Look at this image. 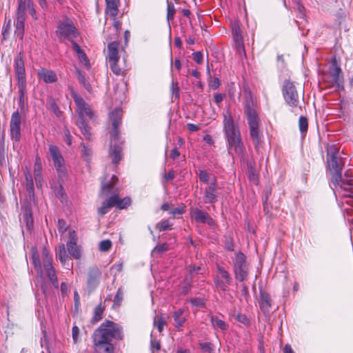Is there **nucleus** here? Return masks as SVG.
<instances>
[{
  "mask_svg": "<svg viewBox=\"0 0 353 353\" xmlns=\"http://www.w3.org/2000/svg\"><path fill=\"white\" fill-rule=\"evenodd\" d=\"M32 262L34 265V268L37 271V275L40 278L43 276V270L46 272V276L51 281L52 284L55 288H59V281L57 276L56 271L52 266V257L50 254L48 249L44 247L42 250L41 256L42 263L40 261L39 254L35 248H32Z\"/></svg>",
  "mask_w": 353,
  "mask_h": 353,
  "instance_id": "39448f33",
  "label": "nucleus"
},
{
  "mask_svg": "<svg viewBox=\"0 0 353 353\" xmlns=\"http://www.w3.org/2000/svg\"><path fill=\"white\" fill-rule=\"evenodd\" d=\"M122 110L119 108H115L110 113V119L112 125V130L110 132V148L109 155L112 159V163L117 164L121 160L122 148L119 143L118 128L121 123Z\"/></svg>",
  "mask_w": 353,
  "mask_h": 353,
  "instance_id": "0eeeda50",
  "label": "nucleus"
},
{
  "mask_svg": "<svg viewBox=\"0 0 353 353\" xmlns=\"http://www.w3.org/2000/svg\"><path fill=\"white\" fill-rule=\"evenodd\" d=\"M119 0H105V13L111 17H116L119 12Z\"/></svg>",
  "mask_w": 353,
  "mask_h": 353,
  "instance_id": "393cba45",
  "label": "nucleus"
},
{
  "mask_svg": "<svg viewBox=\"0 0 353 353\" xmlns=\"http://www.w3.org/2000/svg\"><path fill=\"white\" fill-rule=\"evenodd\" d=\"M244 112L247 117L250 135L256 148L262 142L263 134L260 130L261 120L256 110V101L249 90L245 91Z\"/></svg>",
  "mask_w": 353,
  "mask_h": 353,
  "instance_id": "7ed1b4c3",
  "label": "nucleus"
},
{
  "mask_svg": "<svg viewBox=\"0 0 353 353\" xmlns=\"http://www.w3.org/2000/svg\"><path fill=\"white\" fill-rule=\"evenodd\" d=\"M37 74L46 83H53L58 79L56 73L51 70L41 68L38 70Z\"/></svg>",
  "mask_w": 353,
  "mask_h": 353,
  "instance_id": "412c9836",
  "label": "nucleus"
},
{
  "mask_svg": "<svg viewBox=\"0 0 353 353\" xmlns=\"http://www.w3.org/2000/svg\"><path fill=\"white\" fill-rule=\"evenodd\" d=\"M150 347L152 352L154 350L159 351L161 348L160 342L152 338V336H151V341H150Z\"/></svg>",
  "mask_w": 353,
  "mask_h": 353,
  "instance_id": "6e6d98bb",
  "label": "nucleus"
},
{
  "mask_svg": "<svg viewBox=\"0 0 353 353\" xmlns=\"http://www.w3.org/2000/svg\"><path fill=\"white\" fill-rule=\"evenodd\" d=\"M56 34L60 41L68 39L71 42L79 35L77 29L70 19L59 22Z\"/></svg>",
  "mask_w": 353,
  "mask_h": 353,
  "instance_id": "1a4fd4ad",
  "label": "nucleus"
},
{
  "mask_svg": "<svg viewBox=\"0 0 353 353\" xmlns=\"http://www.w3.org/2000/svg\"><path fill=\"white\" fill-rule=\"evenodd\" d=\"M94 353H114V345L112 342L92 339Z\"/></svg>",
  "mask_w": 353,
  "mask_h": 353,
  "instance_id": "a211bd4d",
  "label": "nucleus"
},
{
  "mask_svg": "<svg viewBox=\"0 0 353 353\" xmlns=\"http://www.w3.org/2000/svg\"><path fill=\"white\" fill-rule=\"evenodd\" d=\"M118 61L110 63V69L116 75H120L122 73L121 69L117 65Z\"/></svg>",
  "mask_w": 353,
  "mask_h": 353,
  "instance_id": "4d7b16f0",
  "label": "nucleus"
},
{
  "mask_svg": "<svg viewBox=\"0 0 353 353\" xmlns=\"http://www.w3.org/2000/svg\"><path fill=\"white\" fill-rule=\"evenodd\" d=\"M192 55H193V59L196 63L201 64L203 62V54L201 52H199V51L194 52L192 54Z\"/></svg>",
  "mask_w": 353,
  "mask_h": 353,
  "instance_id": "bf43d9fd",
  "label": "nucleus"
},
{
  "mask_svg": "<svg viewBox=\"0 0 353 353\" xmlns=\"http://www.w3.org/2000/svg\"><path fill=\"white\" fill-rule=\"evenodd\" d=\"M71 97L77 105V112L79 117L76 124L85 139L90 140L92 137L91 129L86 123L85 120L94 119V112L91 106L85 103L83 99L79 96L72 89H71Z\"/></svg>",
  "mask_w": 353,
  "mask_h": 353,
  "instance_id": "423d86ee",
  "label": "nucleus"
},
{
  "mask_svg": "<svg viewBox=\"0 0 353 353\" xmlns=\"http://www.w3.org/2000/svg\"><path fill=\"white\" fill-rule=\"evenodd\" d=\"M172 223L168 219L164 220L157 225V228L159 231H165L167 230H172Z\"/></svg>",
  "mask_w": 353,
  "mask_h": 353,
  "instance_id": "c03bdc74",
  "label": "nucleus"
},
{
  "mask_svg": "<svg viewBox=\"0 0 353 353\" xmlns=\"http://www.w3.org/2000/svg\"><path fill=\"white\" fill-rule=\"evenodd\" d=\"M327 168L331 176L332 190L338 205L347 214L353 212V183L352 176L347 171L343 178L342 171L345 163L339 149L334 144L327 146Z\"/></svg>",
  "mask_w": 353,
  "mask_h": 353,
  "instance_id": "f257e3e1",
  "label": "nucleus"
},
{
  "mask_svg": "<svg viewBox=\"0 0 353 353\" xmlns=\"http://www.w3.org/2000/svg\"><path fill=\"white\" fill-rule=\"evenodd\" d=\"M236 319L245 325H248L250 324L249 319L243 314L239 313L236 316Z\"/></svg>",
  "mask_w": 353,
  "mask_h": 353,
  "instance_id": "603ef678",
  "label": "nucleus"
},
{
  "mask_svg": "<svg viewBox=\"0 0 353 353\" xmlns=\"http://www.w3.org/2000/svg\"><path fill=\"white\" fill-rule=\"evenodd\" d=\"M119 43L116 41L111 42L108 46V58L110 63L118 61Z\"/></svg>",
  "mask_w": 353,
  "mask_h": 353,
  "instance_id": "b1692460",
  "label": "nucleus"
},
{
  "mask_svg": "<svg viewBox=\"0 0 353 353\" xmlns=\"http://www.w3.org/2000/svg\"><path fill=\"white\" fill-rule=\"evenodd\" d=\"M72 49L74 50V51L76 52L81 62L85 66H88L89 65V60H88L85 53L83 52V50H81L80 46L74 41L72 42Z\"/></svg>",
  "mask_w": 353,
  "mask_h": 353,
  "instance_id": "c756f323",
  "label": "nucleus"
},
{
  "mask_svg": "<svg viewBox=\"0 0 353 353\" xmlns=\"http://www.w3.org/2000/svg\"><path fill=\"white\" fill-rule=\"evenodd\" d=\"M101 274V270L98 267H91L88 270V285L90 288L95 287L98 284Z\"/></svg>",
  "mask_w": 353,
  "mask_h": 353,
  "instance_id": "5701e85b",
  "label": "nucleus"
},
{
  "mask_svg": "<svg viewBox=\"0 0 353 353\" xmlns=\"http://www.w3.org/2000/svg\"><path fill=\"white\" fill-rule=\"evenodd\" d=\"M49 152L52 159L59 179L63 182L67 178V170L64 159L59 149L54 145H49Z\"/></svg>",
  "mask_w": 353,
  "mask_h": 353,
  "instance_id": "9b49d317",
  "label": "nucleus"
},
{
  "mask_svg": "<svg viewBox=\"0 0 353 353\" xmlns=\"http://www.w3.org/2000/svg\"><path fill=\"white\" fill-rule=\"evenodd\" d=\"M175 14L174 6L171 3H168L167 7V19L168 21L172 20Z\"/></svg>",
  "mask_w": 353,
  "mask_h": 353,
  "instance_id": "09e8293b",
  "label": "nucleus"
},
{
  "mask_svg": "<svg viewBox=\"0 0 353 353\" xmlns=\"http://www.w3.org/2000/svg\"><path fill=\"white\" fill-rule=\"evenodd\" d=\"M191 214L197 223H208L210 225H214V220L203 210L195 208L192 210Z\"/></svg>",
  "mask_w": 353,
  "mask_h": 353,
  "instance_id": "aec40b11",
  "label": "nucleus"
},
{
  "mask_svg": "<svg viewBox=\"0 0 353 353\" xmlns=\"http://www.w3.org/2000/svg\"><path fill=\"white\" fill-rule=\"evenodd\" d=\"M22 54V52H20L14 59V72L17 81V86L27 85L25 63Z\"/></svg>",
  "mask_w": 353,
  "mask_h": 353,
  "instance_id": "4468645a",
  "label": "nucleus"
},
{
  "mask_svg": "<svg viewBox=\"0 0 353 353\" xmlns=\"http://www.w3.org/2000/svg\"><path fill=\"white\" fill-rule=\"evenodd\" d=\"M218 184L215 178L204 189L203 201L205 203H214L218 201Z\"/></svg>",
  "mask_w": 353,
  "mask_h": 353,
  "instance_id": "2eb2a0df",
  "label": "nucleus"
},
{
  "mask_svg": "<svg viewBox=\"0 0 353 353\" xmlns=\"http://www.w3.org/2000/svg\"><path fill=\"white\" fill-rule=\"evenodd\" d=\"M117 181V178L116 176L113 175L111 177V181L107 183H102L101 195L107 196L112 192L114 185L116 184Z\"/></svg>",
  "mask_w": 353,
  "mask_h": 353,
  "instance_id": "cd10ccee",
  "label": "nucleus"
},
{
  "mask_svg": "<svg viewBox=\"0 0 353 353\" xmlns=\"http://www.w3.org/2000/svg\"><path fill=\"white\" fill-rule=\"evenodd\" d=\"M28 10L29 11L30 14H31L33 19H37L36 10L34 8V3L32 0L28 1Z\"/></svg>",
  "mask_w": 353,
  "mask_h": 353,
  "instance_id": "864d4df0",
  "label": "nucleus"
},
{
  "mask_svg": "<svg viewBox=\"0 0 353 353\" xmlns=\"http://www.w3.org/2000/svg\"><path fill=\"white\" fill-rule=\"evenodd\" d=\"M56 256L59 259L61 263L63 266H65L67 265V263L70 260L67 254L65 247L63 243L59 245V246L56 249ZM68 265L69 266L68 264Z\"/></svg>",
  "mask_w": 353,
  "mask_h": 353,
  "instance_id": "bb28decb",
  "label": "nucleus"
},
{
  "mask_svg": "<svg viewBox=\"0 0 353 353\" xmlns=\"http://www.w3.org/2000/svg\"><path fill=\"white\" fill-rule=\"evenodd\" d=\"M341 70L336 64L334 63L327 74L323 75V81L328 83V86L337 85L341 83Z\"/></svg>",
  "mask_w": 353,
  "mask_h": 353,
  "instance_id": "f3484780",
  "label": "nucleus"
},
{
  "mask_svg": "<svg viewBox=\"0 0 353 353\" xmlns=\"http://www.w3.org/2000/svg\"><path fill=\"white\" fill-rule=\"evenodd\" d=\"M28 0H18L17 16L26 17V11L28 10Z\"/></svg>",
  "mask_w": 353,
  "mask_h": 353,
  "instance_id": "c9c22d12",
  "label": "nucleus"
},
{
  "mask_svg": "<svg viewBox=\"0 0 353 353\" xmlns=\"http://www.w3.org/2000/svg\"><path fill=\"white\" fill-rule=\"evenodd\" d=\"M18 88V106L19 109L14 111L10 121V135L12 141L19 143L21 138L22 115L26 116L28 110V95L26 86H17Z\"/></svg>",
  "mask_w": 353,
  "mask_h": 353,
  "instance_id": "20e7f679",
  "label": "nucleus"
},
{
  "mask_svg": "<svg viewBox=\"0 0 353 353\" xmlns=\"http://www.w3.org/2000/svg\"><path fill=\"white\" fill-rule=\"evenodd\" d=\"M193 281V279L189 276V275H185L184 278V284L181 287V294H186L188 293L191 288V283Z\"/></svg>",
  "mask_w": 353,
  "mask_h": 353,
  "instance_id": "e433bc0d",
  "label": "nucleus"
},
{
  "mask_svg": "<svg viewBox=\"0 0 353 353\" xmlns=\"http://www.w3.org/2000/svg\"><path fill=\"white\" fill-rule=\"evenodd\" d=\"M199 345L202 351L204 352L210 353L213 350L212 345L210 343H201L199 344Z\"/></svg>",
  "mask_w": 353,
  "mask_h": 353,
  "instance_id": "5fc2aeb1",
  "label": "nucleus"
},
{
  "mask_svg": "<svg viewBox=\"0 0 353 353\" xmlns=\"http://www.w3.org/2000/svg\"><path fill=\"white\" fill-rule=\"evenodd\" d=\"M78 79L79 82L83 84L85 90H87L88 92L91 91L90 84L87 81L85 76L79 71L78 72Z\"/></svg>",
  "mask_w": 353,
  "mask_h": 353,
  "instance_id": "de8ad7c7",
  "label": "nucleus"
},
{
  "mask_svg": "<svg viewBox=\"0 0 353 353\" xmlns=\"http://www.w3.org/2000/svg\"><path fill=\"white\" fill-rule=\"evenodd\" d=\"M185 212L183 208H176L173 210H172L170 213L172 214L173 216L177 215V214H182Z\"/></svg>",
  "mask_w": 353,
  "mask_h": 353,
  "instance_id": "69168bd1",
  "label": "nucleus"
},
{
  "mask_svg": "<svg viewBox=\"0 0 353 353\" xmlns=\"http://www.w3.org/2000/svg\"><path fill=\"white\" fill-rule=\"evenodd\" d=\"M23 221L26 223L28 230H31L33 228V219L32 212L30 208L26 207L23 212Z\"/></svg>",
  "mask_w": 353,
  "mask_h": 353,
  "instance_id": "7c9ffc66",
  "label": "nucleus"
},
{
  "mask_svg": "<svg viewBox=\"0 0 353 353\" xmlns=\"http://www.w3.org/2000/svg\"><path fill=\"white\" fill-rule=\"evenodd\" d=\"M57 227L59 232L63 233L66 231L68 225L63 219H59Z\"/></svg>",
  "mask_w": 353,
  "mask_h": 353,
  "instance_id": "13d9d810",
  "label": "nucleus"
},
{
  "mask_svg": "<svg viewBox=\"0 0 353 353\" xmlns=\"http://www.w3.org/2000/svg\"><path fill=\"white\" fill-rule=\"evenodd\" d=\"M81 145L83 146L81 151L82 157L85 161L89 162L91 159L92 151L88 148L83 143Z\"/></svg>",
  "mask_w": 353,
  "mask_h": 353,
  "instance_id": "49530a36",
  "label": "nucleus"
},
{
  "mask_svg": "<svg viewBox=\"0 0 353 353\" xmlns=\"http://www.w3.org/2000/svg\"><path fill=\"white\" fill-rule=\"evenodd\" d=\"M154 326H156L157 327L158 330L160 332H162V330H163V327L165 325V321L161 315H160V316L157 315L154 317Z\"/></svg>",
  "mask_w": 353,
  "mask_h": 353,
  "instance_id": "a19ab883",
  "label": "nucleus"
},
{
  "mask_svg": "<svg viewBox=\"0 0 353 353\" xmlns=\"http://www.w3.org/2000/svg\"><path fill=\"white\" fill-rule=\"evenodd\" d=\"M189 273L187 275H189L194 280V274H203L202 270L203 268L201 266H195L194 265H190L188 267Z\"/></svg>",
  "mask_w": 353,
  "mask_h": 353,
  "instance_id": "79ce46f5",
  "label": "nucleus"
},
{
  "mask_svg": "<svg viewBox=\"0 0 353 353\" xmlns=\"http://www.w3.org/2000/svg\"><path fill=\"white\" fill-rule=\"evenodd\" d=\"M66 246L71 256L76 259L81 258V252L80 248L77 245V236L74 230L70 231Z\"/></svg>",
  "mask_w": 353,
  "mask_h": 353,
  "instance_id": "dca6fc26",
  "label": "nucleus"
},
{
  "mask_svg": "<svg viewBox=\"0 0 353 353\" xmlns=\"http://www.w3.org/2000/svg\"><path fill=\"white\" fill-rule=\"evenodd\" d=\"M47 105L52 112L57 116L59 117L61 114V111L59 110V106L56 103L54 99H50L47 101Z\"/></svg>",
  "mask_w": 353,
  "mask_h": 353,
  "instance_id": "58836bf2",
  "label": "nucleus"
},
{
  "mask_svg": "<svg viewBox=\"0 0 353 353\" xmlns=\"http://www.w3.org/2000/svg\"><path fill=\"white\" fill-rule=\"evenodd\" d=\"M123 301V292L121 289H119L114 298V306H120Z\"/></svg>",
  "mask_w": 353,
  "mask_h": 353,
  "instance_id": "8fccbe9b",
  "label": "nucleus"
},
{
  "mask_svg": "<svg viewBox=\"0 0 353 353\" xmlns=\"http://www.w3.org/2000/svg\"><path fill=\"white\" fill-rule=\"evenodd\" d=\"M259 304L264 314H269L270 313L272 300L269 294L265 292H261Z\"/></svg>",
  "mask_w": 353,
  "mask_h": 353,
  "instance_id": "4be33fe9",
  "label": "nucleus"
},
{
  "mask_svg": "<svg viewBox=\"0 0 353 353\" xmlns=\"http://www.w3.org/2000/svg\"><path fill=\"white\" fill-rule=\"evenodd\" d=\"M114 199L111 196L105 202H103L100 208H98V213L100 215H104L108 212L110 209L114 206Z\"/></svg>",
  "mask_w": 353,
  "mask_h": 353,
  "instance_id": "72a5a7b5",
  "label": "nucleus"
},
{
  "mask_svg": "<svg viewBox=\"0 0 353 353\" xmlns=\"http://www.w3.org/2000/svg\"><path fill=\"white\" fill-rule=\"evenodd\" d=\"M123 338L122 327L110 320H105L93 332L92 339L112 342Z\"/></svg>",
  "mask_w": 353,
  "mask_h": 353,
  "instance_id": "6e6552de",
  "label": "nucleus"
},
{
  "mask_svg": "<svg viewBox=\"0 0 353 353\" xmlns=\"http://www.w3.org/2000/svg\"><path fill=\"white\" fill-rule=\"evenodd\" d=\"M187 128L191 132H196V131H198L200 129L199 125H195L194 123H188L187 124Z\"/></svg>",
  "mask_w": 353,
  "mask_h": 353,
  "instance_id": "e2e57ef3",
  "label": "nucleus"
},
{
  "mask_svg": "<svg viewBox=\"0 0 353 353\" xmlns=\"http://www.w3.org/2000/svg\"><path fill=\"white\" fill-rule=\"evenodd\" d=\"M223 132L228 153L232 154L234 152L238 156L243 157L245 148L243 143L239 121L234 119L229 109L223 112Z\"/></svg>",
  "mask_w": 353,
  "mask_h": 353,
  "instance_id": "f03ea898",
  "label": "nucleus"
},
{
  "mask_svg": "<svg viewBox=\"0 0 353 353\" xmlns=\"http://www.w3.org/2000/svg\"><path fill=\"white\" fill-rule=\"evenodd\" d=\"M233 272L235 279L240 282L245 281L248 276L249 265L246 262L245 255L241 252L236 254L234 260Z\"/></svg>",
  "mask_w": 353,
  "mask_h": 353,
  "instance_id": "9d476101",
  "label": "nucleus"
},
{
  "mask_svg": "<svg viewBox=\"0 0 353 353\" xmlns=\"http://www.w3.org/2000/svg\"><path fill=\"white\" fill-rule=\"evenodd\" d=\"M214 98L216 103L219 105L223 100L224 95L223 94L216 93L214 94Z\"/></svg>",
  "mask_w": 353,
  "mask_h": 353,
  "instance_id": "774afa93",
  "label": "nucleus"
},
{
  "mask_svg": "<svg viewBox=\"0 0 353 353\" xmlns=\"http://www.w3.org/2000/svg\"><path fill=\"white\" fill-rule=\"evenodd\" d=\"M72 339L74 343H77L78 341V337L79 334V329L77 325H74L72 327Z\"/></svg>",
  "mask_w": 353,
  "mask_h": 353,
  "instance_id": "052dcab7",
  "label": "nucleus"
},
{
  "mask_svg": "<svg viewBox=\"0 0 353 353\" xmlns=\"http://www.w3.org/2000/svg\"><path fill=\"white\" fill-rule=\"evenodd\" d=\"M169 249V245L166 243L157 245L153 250V252H157L159 254H162Z\"/></svg>",
  "mask_w": 353,
  "mask_h": 353,
  "instance_id": "3c124183",
  "label": "nucleus"
},
{
  "mask_svg": "<svg viewBox=\"0 0 353 353\" xmlns=\"http://www.w3.org/2000/svg\"><path fill=\"white\" fill-rule=\"evenodd\" d=\"M232 37L235 48L240 54H245V48L241 31L239 26L232 28Z\"/></svg>",
  "mask_w": 353,
  "mask_h": 353,
  "instance_id": "6ab92c4d",
  "label": "nucleus"
},
{
  "mask_svg": "<svg viewBox=\"0 0 353 353\" xmlns=\"http://www.w3.org/2000/svg\"><path fill=\"white\" fill-rule=\"evenodd\" d=\"M174 177L175 173L174 171L172 170H170L168 174H165L164 175L165 181H172L174 179Z\"/></svg>",
  "mask_w": 353,
  "mask_h": 353,
  "instance_id": "0e129e2a",
  "label": "nucleus"
},
{
  "mask_svg": "<svg viewBox=\"0 0 353 353\" xmlns=\"http://www.w3.org/2000/svg\"><path fill=\"white\" fill-rule=\"evenodd\" d=\"M299 127L302 134L306 133L308 128L307 119L305 117L301 116L299 121Z\"/></svg>",
  "mask_w": 353,
  "mask_h": 353,
  "instance_id": "ea45409f",
  "label": "nucleus"
},
{
  "mask_svg": "<svg viewBox=\"0 0 353 353\" xmlns=\"http://www.w3.org/2000/svg\"><path fill=\"white\" fill-rule=\"evenodd\" d=\"M41 162L40 159L37 157L34 164V175L37 183H40L41 181Z\"/></svg>",
  "mask_w": 353,
  "mask_h": 353,
  "instance_id": "473e14b6",
  "label": "nucleus"
},
{
  "mask_svg": "<svg viewBox=\"0 0 353 353\" xmlns=\"http://www.w3.org/2000/svg\"><path fill=\"white\" fill-rule=\"evenodd\" d=\"M219 274L214 276V283L215 287L223 292L228 291V285H231L232 278L230 273L222 266H216Z\"/></svg>",
  "mask_w": 353,
  "mask_h": 353,
  "instance_id": "ddd939ff",
  "label": "nucleus"
},
{
  "mask_svg": "<svg viewBox=\"0 0 353 353\" xmlns=\"http://www.w3.org/2000/svg\"><path fill=\"white\" fill-rule=\"evenodd\" d=\"M282 93L285 103L292 108H299V97L296 88L293 82L289 79L284 81L282 86Z\"/></svg>",
  "mask_w": 353,
  "mask_h": 353,
  "instance_id": "f8f14e48",
  "label": "nucleus"
},
{
  "mask_svg": "<svg viewBox=\"0 0 353 353\" xmlns=\"http://www.w3.org/2000/svg\"><path fill=\"white\" fill-rule=\"evenodd\" d=\"M112 247V242L109 239L103 240L99 243V248L101 252H108Z\"/></svg>",
  "mask_w": 353,
  "mask_h": 353,
  "instance_id": "a18cd8bd",
  "label": "nucleus"
},
{
  "mask_svg": "<svg viewBox=\"0 0 353 353\" xmlns=\"http://www.w3.org/2000/svg\"><path fill=\"white\" fill-rule=\"evenodd\" d=\"M180 156V152L176 148H173L170 152V157L175 160Z\"/></svg>",
  "mask_w": 353,
  "mask_h": 353,
  "instance_id": "338daca9",
  "label": "nucleus"
},
{
  "mask_svg": "<svg viewBox=\"0 0 353 353\" xmlns=\"http://www.w3.org/2000/svg\"><path fill=\"white\" fill-rule=\"evenodd\" d=\"M25 21L26 17L17 16V19L14 22V34L21 40L23 38Z\"/></svg>",
  "mask_w": 353,
  "mask_h": 353,
  "instance_id": "a878e982",
  "label": "nucleus"
},
{
  "mask_svg": "<svg viewBox=\"0 0 353 353\" xmlns=\"http://www.w3.org/2000/svg\"><path fill=\"white\" fill-rule=\"evenodd\" d=\"M111 198L114 199V206L119 209H125L131 204V199L128 196L120 199L118 195L115 194L112 196Z\"/></svg>",
  "mask_w": 353,
  "mask_h": 353,
  "instance_id": "c85d7f7f",
  "label": "nucleus"
},
{
  "mask_svg": "<svg viewBox=\"0 0 353 353\" xmlns=\"http://www.w3.org/2000/svg\"><path fill=\"white\" fill-rule=\"evenodd\" d=\"M104 310L105 307L102 306L101 303L94 307L93 316L91 320L92 323H96L103 319Z\"/></svg>",
  "mask_w": 353,
  "mask_h": 353,
  "instance_id": "2f4dec72",
  "label": "nucleus"
},
{
  "mask_svg": "<svg viewBox=\"0 0 353 353\" xmlns=\"http://www.w3.org/2000/svg\"><path fill=\"white\" fill-rule=\"evenodd\" d=\"M199 179L204 183H210V181L214 178L210 177V175L205 170H200L199 174Z\"/></svg>",
  "mask_w": 353,
  "mask_h": 353,
  "instance_id": "37998d69",
  "label": "nucleus"
},
{
  "mask_svg": "<svg viewBox=\"0 0 353 353\" xmlns=\"http://www.w3.org/2000/svg\"><path fill=\"white\" fill-rule=\"evenodd\" d=\"M64 135H65V142L67 143L68 145H70L72 144V136L70 133V131L68 129H65L64 131Z\"/></svg>",
  "mask_w": 353,
  "mask_h": 353,
  "instance_id": "680f3d73",
  "label": "nucleus"
},
{
  "mask_svg": "<svg viewBox=\"0 0 353 353\" xmlns=\"http://www.w3.org/2000/svg\"><path fill=\"white\" fill-rule=\"evenodd\" d=\"M210 320L213 326L219 327L223 331L228 329V325L224 321L219 319L218 317L212 316Z\"/></svg>",
  "mask_w": 353,
  "mask_h": 353,
  "instance_id": "4c0bfd02",
  "label": "nucleus"
},
{
  "mask_svg": "<svg viewBox=\"0 0 353 353\" xmlns=\"http://www.w3.org/2000/svg\"><path fill=\"white\" fill-rule=\"evenodd\" d=\"M184 310L183 309H179L174 314V319L175 322V326L180 327L183 325L186 321V319L183 316Z\"/></svg>",
  "mask_w": 353,
  "mask_h": 353,
  "instance_id": "f704fd0d",
  "label": "nucleus"
}]
</instances>
